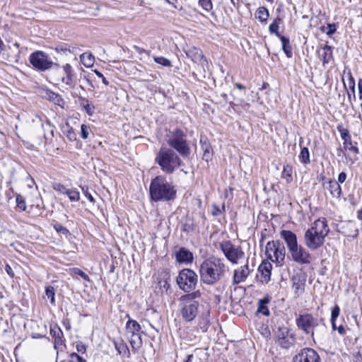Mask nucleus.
<instances>
[{"instance_id": "nucleus-46", "label": "nucleus", "mask_w": 362, "mask_h": 362, "mask_svg": "<svg viewBox=\"0 0 362 362\" xmlns=\"http://www.w3.org/2000/svg\"><path fill=\"white\" fill-rule=\"evenodd\" d=\"M53 189L62 194H66V191H68L69 189H67L64 185L61 183H54L53 185Z\"/></svg>"}, {"instance_id": "nucleus-53", "label": "nucleus", "mask_w": 362, "mask_h": 362, "mask_svg": "<svg viewBox=\"0 0 362 362\" xmlns=\"http://www.w3.org/2000/svg\"><path fill=\"white\" fill-rule=\"evenodd\" d=\"M19 55H20V52L18 51L14 55H8L6 59L9 62H18Z\"/></svg>"}, {"instance_id": "nucleus-52", "label": "nucleus", "mask_w": 362, "mask_h": 362, "mask_svg": "<svg viewBox=\"0 0 362 362\" xmlns=\"http://www.w3.org/2000/svg\"><path fill=\"white\" fill-rule=\"evenodd\" d=\"M66 136L70 141H75L76 139V135L72 128L67 130Z\"/></svg>"}, {"instance_id": "nucleus-8", "label": "nucleus", "mask_w": 362, "mask_h": 362, "mask_svg": "<svg viewBox=\"0 0 362 362\" xmlns=\"http://www.w3.org/2000/svg\"><path fill=\"white\" fill-rule=\"evenodd\" d=\"M176 281L181 290L185 293H189L195 289L198 276L192 269H183L179 272Z\"/></svg>"}, {"instance_id": "nucleus-45", "label": "nucleus", "mask_w": 362, "mask_h": 362, "mask_svg": "<svg viewBox=\"0 0 362 362\" xmlns=\"http://www.w3.org/2000/svg\"><path fill=\"white\" fill-rule=\"evenodd\" d=\"M199 2L203 8L206 11L212 9L213 6L211 0H199Z\"/></svg>"}, {"instance_id": "nucleus-28", "label": "nucleus", "mask_w": 362, "mask_h": 362, "mask_svg": "<svg viewBox=\"0 0 362 362\" xmlns=\"http://www.w3.org/2000/svg\"><path fill=\"white\" fill-rule=\"evenodd\" d=\"M270 302V297L265 296L262 299H260L258 302V308L257 312L262 313L265 316H269L270 312L267 306V305Z\"/></svg>"}, {"instance_id": "nucleus-40", "label": "nucleus", "mask_w": 362, "mask_h": 362, "mask_svg": "<svg viewBox=\"0 0 362 362\" xmlns=\"http://www.w3.org/2000/svg\"><path fill=\"white\" fill-rule=\"evenodd\" d=\"M279 23H278V20L277 19H275L270 25H269V31L271 34H275L278 37L282 36L281 35H280V33H279Z\"/></svg>"}, {"instance_id": "nucleus-17", "label": "nucleus", "mask_w": 362, "mask_h": 362, "mask_svg": "<svg viewBox=\"0 0 362 362\" xmlns=\"http://www.w3.org/2000/svg\"><path fill=\"white\" fill-rule=\"evenodd\" d=\"M318 58L322 61V66H326L327 64L334 60L332 47L325 45L317 50Z\"/></svg>"}, {"instance_id": "nucleus-20", "label": "nucleus", "mask_w": 362, "mask_h": 362, "mask_svg": "<svg viewBox=\"0 0 362 362\" xmlns=\"http://www.w3.org/2000/svg\"><path fill=\"white\" fill-rule=\"evenodd\" d=\"M272 265L268 260H263L258 267V272L261 275V282L267 284L271 279Z\"/></svg>"}, {"instance_id": "nucleus-31", "label": "nucleus", "mask_w": 362, "mask_h": 362, "mask_svg": "<svg viewBox=\"0 0 362 362\" xmlns=\"http://www.w3.org/2000/svg\"><path fill=\"white\" fill-rule=\"evenodd\" d=\"M81 63L86 67H90L94 63V56L88 52H85L80 56Z\"/></svg>"}, {"instance_id": "nucleus-7", "label": "nucleus", "mask_w": 362, "mask_h": 362, "mask_svg": "<svg viewBox=\"0 0 362 362\" xmlns=\"http://www.w3.org/2000/svg\"><path fill=\"white\" fill-rule=\"evenodd\" d=\"M297 327L302 329L306 334H310L315 341V329L319 327L322 322V327L325 329V325L323 320H318L310 313L299 315L296 320Z\"/></svg>"}, {"instance_id": "nucleus-6", "label": "nucleus", "mask_w": 362, "mask_h": 362, "mask_svg": "<svg viewBox=\"0 0 362 362\" xmlns=\"http://www.w3.org/2000/svg\"><path fill=\"white\" fill-rule=\"evenodd\" d=\"M168 145L175 150L182 157L187 158L190 154V147L187 141V134L179 128L170 129L166 134Z\"/></svg>"}, {"instance_id": "nucleus-63", "label": "nucleus", "mask_w": 362, "mask_h": 362, "mask_svg": "<svg viewBox=\"0 0 362 362\" xmlns=\"http://www.w3.org/2000/svg\"><path fill=\"white\" fill-rule=\"evenodd\" d=\"M358 88L359 98L361 100L362 99V79L361 78L358 80Z\"/></svg>"}, {"instance_id": "nucleus-35", "label": "nucleus", "mask_w": 362, "mask_h": 362, "mask_svg": "<svg viewBox=\"0 0 362 362\" xmlns=\"http://www.w3.org/2000/svg\"><path fill=\"white\" fill-rule=\"evenodd\" d=\"M81 101V105L83 107L84 110L88 115H93L95 112V107L91 105L88 99L85 98H80Z\"/></svg>"}, {"instance_id": "nucleus-57", "label": "nucleus", "mask_w": 362, "mask_h": 362, "mask_svg": "<svg viewBox=\"0 0 362 362\" xmlns=\"http://www.w3.org/2000/svg\"><path fill=\"white\" fill-rule=\"evenodd\" d=\"M346 173H344V172H341L339 173V176H338V180L337 182H338V183H343L345 182L346 179Z\"/></svg>"}, {"instance_id": "nucleus-51", "label": "nucleus", "mask_w": 362, "mask_h": 362, "mask_svg": "<svg viewBox=\"0 0 362 362\" xmlns=\"http://www.w3.org/2000/svg\"><path fill=\"white\" fill-rule=\"evenodd\" d=\"M327 35H332L336 32L337 26L334 23H329L327 25Z\"/></svg>"}, {"instance_id": "nucleus-26", "label": "nucleus", "mask_w": 362, "mask_h": 362, "mask_svg": "<svg viewBox=\"0 0 362 362\" xmlns=\"http://www.w3.org/2000/svg\"><path fill=\"white\" fill-rule=\"evenodd\" d=\"M127 317L129 318V320L126 323L127 334L129 335L132 334L142 332L141 331V325L139 324V322L134 320L131 319L129 315H127Z\"/></svg>"}, {"instance_id": "nucleus-41", "label": "nucleus", "mask_w": 362, "mask_h": 362, "mask_svg": "<svg viewBox=\"0 0 362 362\" xmlns=\"http://www.w3.org/2000/svg\"><path fill=\"white\" fill-rule=\"evenodd\" d=\"M66 194L72 202L78 201L80 199L79 192L76 189H69L68 191H66Z\"/></svg>"}, {"instance_id": "nucleus-5", "label": "nucleus", "mask_w": 362, "mask_h": 362, "mask_svg": "<svg viewBox=\"0 0 362 362\" xmlns=\"http://www.w3.org/2000/svg\"><path fill=\"white\" fill-rule=\"evenodd\" d=\"M156 163L163 172L172 174L182 165V160L177 153L172 148L161 147L156 154Z\"/></svg>"}, {"instance_id": "nucleus-38", "label": "nucleus", "mask_w": 362, "mask_h": 362, "mask_svg": "<svg viewBox=\"0 0 362 362\" xmlns=\"http://www.w3.org/2000/svg\"><path fill=\"white\" fill-rule=\"evenodd\" d=\"M226 211L225 204L223 203L221 206L216 204L211 205V215L214 216H218L224 213Z\"/></svg>"}, {"instance_id": "nucleus-25", "label": "nucleus", "mask_w": 362, "mask_h": 362, "mask_svg": "<svg viewBox=\"0 0 362 362\" xmlns=\"http://www.w3.org/2000/svg\"><path fill=\"white\" fill-rule=\"evenodd\" d=\"M141 333L142 332H139L128 335L132 349L134 353L138 352V351L142 346L143 341L141 335Z\"/></svg>"}, {"instance_id": "nucleus-47", "label": "nucleus", "mask_w": 362, "mask_h": 362, "mask_svg": "<svg viewBox=\"0 0 362 362\" xmlns=\"http://www.w3.org/2000/svg\"><path fill=\"white\" fill-rule=\"evenodd\" d=\"M17 206L22 211L26 209V204L23 197L20 195L16 197Z\"/></svg>"}, {"instance_id": "nucleus-14", "label": "nucleus", "mask_w": 362, "mask_h": 362, "mask_svg": "<svg viewBox=\"0 0 362 362\" xmlns=\"http://www.w3.org/2000/svg\"><path fill=\"white\" fill-rule=\"evenodd\" d=\"M276 337L278 344L284 349H289L293 344L294 339L287 327H279Z\"/></svg>"}, {"instance_id": "nucleus-36", "label": "nucleus", "mask_w": 362, "mask_h": 362, "mask_svg": "<svg viewBox=\"0 0 362 362\" xmlns=\"http://www.w3.org/2000/svg\"><path fill=\"white\" fill-rule=\"evenodd\" d=\"M201 297V292L200 291H195L194 292H192L190 293L184 295L180 297V300H185L187 302L190 301H195V298H198Z\"/></svg>"}, {"instance_id": "nucleus-44", "label": "nucleus", "mask_w": 362, "mask_h": 362, "mask_svg": "<svg viewBox=\"0 0 362 362\" xmlns=\"http://www.w3.org/2000/svg\"><path fill=\"white\" fill-rule=\"evenodd\" d=\"M291 168L289 165H286L284 167L282 172V177L286 178L287 180L291 179Z\"/></svg>"}, {"instance_id": "nucleus-9", "label": "nucleus", "mask_w": 362, "mask_h": 362, "mask_svg": "<svg viewBox=\"0 0 362 362\" xmlns=\"http://www.w3.org/2000/svg\"><path fill=\"white\" fill-rule=\"evenodd\" d=\"M265 255L267 259L281 266L286 256V248L279 240L269 241L266 245Z\"/></svg>"}, {"instance_id": "nucleus-12", "label": "nucleus", "mask_w": 362, "mask_h": 362, "mask_svg": "<svg viewBox=\"0 0 362 362\" xmlns=\"http://www.w3.org/2000/svg\"><path fill=\"white\" fill-rule=\"evenodd\" d=\"M180 301L182 303L181 314L182 317L186 321H192L198 314L199 303L197 301Z\"/></svg>"}, {"instance_id": "nucleus-4", "label": "nucleus", "mask_w": 362, "mask_h": 362, "mask_svg": "<svg viewBox=\"0 0 362 362\" xmlns=\"http://www.w3.org/2000/svg\"><path fill=\"white\" fill-rule=\"evenodd\" d=\"M149 193L151 199L154 202H170L175 199L177 190L172 182L159 175L151 180Z\"/></svg>"}, {"instance_id": "nucleus-37", "label": "nucleus", "mask_w": 362, "mask_h": 362, "mask_svg": "<svg viewBox=\"0 0 362 362\" xmlns=\"http://www.w3.org/2000/svg\"><path fill=\"white\" fill-rule=\"evenodd\" d=\"M299 159L303 164H308L310 162V153L308 148L303 147L301 148V151L299 155Z\"/></svg>"}, {"instance_id": "nucleus-19", "label": "nucleus", "mask_w": 362, "mask_h": 362, "mask_svg": "<svg viewBox=\"0 0 362 362\" xmlns=\"http://www.w3.org/2000/svg\"><path fill=\"white\" fill-rule=\"evenodd\" d=\"M50 335L54 339V347L57 349L59 346H65V339L61 328L57 325L50 327Z\"/></svg>"}, {"instance_id": "nucleus-60", "label": "nucleus", "mask_w": 362, "mask_h": 362, "mask_svg": "<svg viewBox=\"0 0 362 362\" xmlns=\"http://www.w3.org/2000/svg\"><path fill=\"white\" fill-rule=\"evenodd\" d=\"M56 50L57 52H65L66 51H70L69 48L67 47L66 45H62L57 46L56 48Z\"/></svg>"}, {"instance_id": "nucleus-54", "label": "nucleus", "mask_w": 362, "mask_h": 362, "mask_svg": "<svg viewBox=\"0 0 362 362\" xmlns=\"http://www.w3.org/2000/svg\"><path fill=\"white\" fill-rule=\"evenodd\" d=\"M158 284L160 285V288L165 289L166 291L170 288V284L168 282L166 279H160L158 281Z\"/></svg>"}, {"instance_id": "nucleus-22", "label": "nucleus", "mask_w": 362, "mask_h": 362, "mask_svg": "<svg viewBox=\"0 0 362 362\" xmlns=\"http://www.w3.org/2000/svg\"><path fill=\"white\" fill-rule=\"evenodd\" d=\"M250 274V269L248 267V259L247 260V263L240 267L239 269L235 270L233 275V284H238L243 281H244L246 278Z\"/></svg>"}, {"instance_id": "nucleus-16", "label": "nucleus", "mask_w": 362, "mask_h": 362, "mask_svg": "<svg viewBox=\"0 0 362 362\" xmlns=\"http://www.w3.org/2000/svg\"><path fill=\"white\" fill-rule=\"evenodd\" d=\"M65 76L62 77L61 81L70 88H74L76 84V76L73 67L69 64H66L63 66Z\"/></svg>"}, {"instance_id": "nucleus-3", "label": "nucleus", "mask_w": 362, "mask_h": 362, "mask_svg": "<svg viewBox=\"0 0 362 362\" xmlns=\"http://www.w3.org/2000/svg\"><path fill=\"white\" fill-rule=\"evenodd\" d=\"M329 232V228L325 218L322 217L315 220L312 226L305 233V245L311 250H317L323 245Z\"/></svg>"}, {"instance_id": "nucleus-13", "label": "nucleus", "mask_w": 362, "mask_h": 362, "mask_svg": "<svg viewBox=\"0 0 362 362\" xmlns=\"http://www.w3.org/2000/svg\"><path fill=\"white\" fill-rule=\"evenodd\" d=\"M293 362H320V357L313 349L304 348L293 357Z\"/></svg>"}, {"instance_id": "nucleus-30", "label": "nucleus", "mask_w": 362, "mask_h": 362, "mask_svg": "<svg viewBox=\"0 0 362 362\" xmlns=\"http://www.w3.org/2000/svg\"><path fill=\"white\" fill-rule=\"evenodd\" d=\"M269 16V11L265 7H259L255 13V18L262 23H267Z\"/></svg>"}, {"instance_id": "nucleus-33", "label": "nucleus", "mask_w": 362, "mask_h": 362, "mask_svg": "<svg viewBox=\"0 0 362 362\" xmlns=\"http://www.w3.org/2000/svg\"><path fill=\"white\" fill-rule=\"evenodd\" d=\"M337 129L340 133L342 140H344V144L347 145L348 141L351 140L349 130L345 129L342 124H338Z\"/></svg>"}, {"instance_id": "nucleus-49", "label": "nucleus", "mask_w": 362, "mask_h": 362, "mask_svg": "<svg viewBox=\"0 0 362 362\" xmlns=\"http://www.w3.org/2000/svg\"><path fill=\"white\" fill-rule=\"evenodd\" d=\"M81 189H82V192H83V194L88 199V200L90 202L94 204L95 199H94L93 197L92 196V194L89 192L88 187L83 186L81 187Z\"/></svg>"}, {"instance_id": "nucleus-62", "label": "nucleus", "mask_w": 362, "mask_h": 362, "mask_svg": "<svg viewBox=\"0 0 362 362\" xmlns=\"http://www.w3.org/2000/svg\"><path fill=\"white\" fill-rule=\"evenodd\" d=\"M349 141V146H348L349 150L352 151V152H354V153H358V148L356 146H354L351 144V141Z\"/></svg>"}, {"instance_id": "nucleus-1", "label": "nucleus", "mask_w": 362, "mask_h": 362, "mask_svg": "<svg viewBox=\"0 0 362 362\" xmlns=\"http://www.w3.org/2000/svg\"><path fill=\"white\" fill-rule=\"evenodd\" d=\"M228 267L222 258L211 256L203 260L199 266L200 281L206 286H214L226 276Z\"/></svg>"}, {"instance_id": "nucleus-18", "label": "nucleus", "mask_w": 362, "mask_h": 362, "mask_svg": "<svg viewBox=\"0 0 362 362\" xmlns=\"http://www.w3.org/2000/svg\"><path fill=\"white\" fill-rule=\"evenodd\" d=\"M187 57L190 58L194 63H199L202 66L207 64L208 62L204 58L202 51L195 47H191L185 51Z\"/></svg>"}, {"instance_id": "nucleus-43", "label": "nucleus", "mask_w": 362, "mask_h": 362, "mask_svg": "<svg viewBox=\"0 0 362 362\" xmlns=\"http://www.w3.org/2000/svg\"><path fill=\"white\" fill-rule=\"evenodd\" d=\"M89 129H90L89 127L87 126L86 124H81L80 135L83 139H88V137L89 136Z\"/></svg>"}, {"instance_id": "nucleus-64", "label": "nucleus", "mask_w": 362, "mask_h": 362, "mask_svg": "<svg viewBox=\"0 0 362 362\" xmlns=\"http://www.w3.org/2000/svg\"><path fill=\"white\" fill-rule=\"evenodd\" d=\"M5 270L10 276L13 277L14 276L13 269L8 264L6 265Z\"/></svg>"}, {"instance_id": "nucleus-39", "label": "nucleus", "mask_w": 362, "mask_h": 362, "mask_svg": "<svg viewBox=\"0 0 362 362\" xmlns=\"http://www.w3.org/2000/svg\"><path fill=\"white\" fill-rule=\"evenodd\" d=\"M45 294L47 298L50 300V303L54 305L55 303V291L54 288L52 286H48L45 288Z\"/></svg>"}, {"instance_id": "nucleus-2", "label": "nucleus", "mask_w": 362, "mask_h": 362, "mask_svg": "<svg viewBox=\"0 0 362 362\" xmlns=\"http://www.w3.org/2000/svg\"><path fill=\"white\" fill-rule=\"evenodd\" d=\"M280 235L286 242L288 250V257L292 261L300 265H307L311 263V254L302 245L298 244L297 236L293 232L282 230Z\"/></svg>"}, {"instance_id": "nucleus-42", "label": "nucleus", "mask_w": 362, "mask_h": 362, "mask_svg": "<svg viewBox=\"0 0 362 362\" xmlns=\"http://www.w3.org/2000/svg\"><path fill=\"white\" fill-rule=\"evenodd\" d=\"M154 61L163 66H170L171 65L170 61L163 57H154Z\"/></svg>"}, {"instance_id": "nucleus-23", "label": "nucleus", "mask_w": 362, "mask_h": 362, "mask_svg": "<svg viewBox=\"0 0 362 362\" xmlns=\"http://www.w3.org/2000/svg\"><path fill=\"white\" fill-rule=\"evenodd\" d=\"M175 255L176 260L179 263H192L193 262V254L185 247H180Z\"/></svg>"}, {"instance_id": "nucleus-29", "label": "nucleus", "mask_w": 362, "mask_h": 362, "mask_svg": "<svg viewBox=\"0 0 362 362\" xmlns=\"http://www.w3.org/2000/svg\"><path fill=\"white\" fill-rule=\"evenodd\" d=\"M282 43V49L286 54L288 58H291L293 56L292 48L290 45V40L285 36H281L279 37Z\"/></svg>"}, {"instance_id": "nucleus-50", "label": "nucleus", "mask_w": 362, "mask_h": 362, "mask_svg": "<svg viewBox=\"0 0 362 362\" xmlns=\"http://www.w3.org/2000/svg\"><path fill=\"white\" fill-rule=\"evenodd\" d=\"M71 359L72 362H86V359L82 356H79L76 353H72L70 355Z\"/></svg>"}, {"instance_id": "nucleus-32", "label": "nucleus", "mask_w": 362, "mask_h": 362, "mask_svg": "<svg viewBox=\"0 0 362 362\" xmlns=\"http://www.w3.org/2000/svg\"><path fill=\"white\" fill-rule=\"evenodd\" d=\"M45 97L50 101L54 102L56 105H61L62 103H64V100L61 95L52 91L47 90Z\"/></svg>"}, {"instance_id": "nucleus-59", "label": "nucleus", "mask_w": 362, "mask_h": 362, "mask_svg": "<svg viewBox=\"0 0 362 362\" xmlns=\"http://www.w3.org/2000/svg\"><path fill=\"white\" fill-rule=\"evenodd\" d=\"M94 72L95 73V74L100 78H102V81H103V83L105 85H108L109 83L108 81L106 80V78H105V76H103V74L102 73H100L99 71L98 70H95Z\"/></svg>"}, {"instance_id": "nucleus-58", "label": "nucleus", "mask_w": 362, "mask_h": 362, "mask_svg": "<svg viewBox=\"0 0 362 362\" xmlns=\"http://www.w3.org/2000/svg\"><path fill=\"white\" fill-rule=\"evenodd\" d=\"M349 75H350V78H349V86L350 88H351L352 90V92L354 93V98H355V95H354V90H355V81H354V79L351 75V73H349Z\"/></svg>"}, {"instance_id": "nucleus-27", "label": "nucleus", "mask_w": 362, "mask_h": 362, "mask_svg": "<svg viewBox=\"0 0 362 362\" xmlns=\"http://www.w3.org/2000/svg\"><path fill=\"white\" fill-rule=\"evenodd\" d=\"M200 144L202 149L204 151L203 159L208 162L212 158V148L210 145V143L206 139H205L204 140L201 139Z\"/></svg>"}, {"instance_id": "nucleus-24", "label": "nucleus", "mask_w": 362, "mask_h": 362, "mask_svg": "<svg viewBox=\"0 0 362 362\" xmlns=\"http://www.w3.org/2000/svg\"><path fill=\"white\" fill-rule=\"evenodd\" d=\"M113 344L115 349L117 351L118 354L120 355H123L127 358L130 357V351L127 345V344L124 341V340L121 338L115 339L113 340Z\"/></svg>"}, {"instance_id": "nucleus-48", "label": "nucleus", "mask_w": 362, "mask_h": 362, "mask_svg": "<svg viewBox=\"0 0 362 362\" xmlns=\"http://www.w3.org/2000/svg\"><path fill=\"white\" fill-rule=\"evenodd\" d=\"M72 272L74 274H77V275L80 276L83 279H84L86 281H89L88 276L85 272H83L82 270H81L80 269L73 268Z\"/></svg>"}, {"instance_id": "nucleus-11", "label": "nucleus", "mask_w": 362, "mask_h": 362, "mask_svg": "<svg viewBox=\"0 0 362 362\" xmlns=\"http://www.w3.org/2000/svg\"><path fill=\"white\" fill-rule=\"evenodd\" d=\"M29 62L33 67L40 71H45L54 64L49 55L42 51H36L29 56Z\"/></svg>"}, {"instance_id": "nucleus-15", "label": "nucleus", "mask_w": 362, "mask_h": 362, "mask_svg": "<svg viewBox=\"0 0 362 362\" xmlns=\"http://www.w3.org/2000/svg\"><path fill=\"white\" fill-rule=\"evenodd\" d=\"M324 189L329 191L332 197L339 198L341 194V187L334 180H327L325 176L321 178Z\"/></svg>"}, {"instance_id": "nucleus-61", "label": "nucleus", "mask_w": 362, "mask_h": 362, "mask_svg": "<svg viewBox=\"0 0 362 362\" xmlns=\"http://www.w3.org/2000/svg\"><path fill=\"white\" fill-rule=\"evenodd\" d=\"M335 330H337L339 334L341 335H344L346 334V329L343 325H340L339 327L336 325Z\"/></svg>"}, {"instance_id": "nucleus-10", "label": "nucleus", "mask_w": 362, "mask_h": 362, "mask_svg": "<svg viewBox=\"0 0 362 362\" xmlns=\"http://www.w3.org/2000/svg\"><path fill=\"white\" fill-rule=\"evenodd\" d=\"M219 249L226 258L232 264H237L238 260L245 256L240 247L234 245L230 240H224L219 243Z\"/></svg>"}, {"instance_id": "nucleus-34", "label": "nucleus", "mask_w": 362, "mask_h": 362, "mask_svg": "<svg viewBox=\"0 0 362 362\" xmlns=\"http://www.w3.org/2000/svg\"><path fill=\"white\" fill-rule=\"evenodd\" d=\"M340 313V308L338 305H335L332 310L330 322L332 324V328L335 331L336 329V320Z\"/></svg>"}, {"instance_id": "nucleus-55", "label": "nucleus", "mask_w": 362, "mask_h": 362, "mask_svg": "<svg viewBox=\"0 0 362 362\" xmlns=\"http://www.w3.org/2000/svg\"><path fill=\"white\" fill-rule=\"evenodd\" d=\"M54 228L56 229L57 231L60 232L63 234H66L69 232L65 227L62 226L60 224L55 225Z\"/></svg>"}, {"instance_id": "nucleus-21", "label": "nucleus", "mask_w": 362, "mask_h": 362, "mask_svg": "<svg viewBox=\"0 0 362 362\" xmlns=\"http://www.w3.org/2000/svg\"><path fill=\"white\" fill-rule=\"evenodd\" d=\"M292 288L294 293L297 296L303 293L305 291V278L301 274H296L291 278Z\"/></svg>"}, {"instance_id": "nucleus-56", "label": "nucleus", "mask_w": 362, "mask_h": 362, "mask_svg": "<svg viewBox=\"0 0 362 362\" xmlns=\"http://www.w3.org/2000/svg\"><path fill=\"white\" fill-rule=\"evenodd\" d=\"M76 347V350L80 353L83 354V353H85L86 351V346L81 342L77 343Z\"/></svg>"}]
</instances>
